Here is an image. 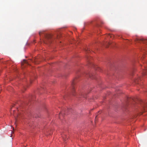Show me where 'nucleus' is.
I'll use <instances>...</instances> for the list:
<instances>
[{
  "label": "nucleus",
  "instance_id": "obj_1",
  "mask_svg": "<svg viewBox=\"0 0 147 147\" xmlns=\"http://www.w3.org/2000/svg\"><path fill=\"white\" fill-rule=\"evenodd\" d=\"M39 33L40 35L42 34H44V36L46 38H47V39H50L52 37L51 35L45 33L44 31L43 30L39 32Z\"/></svg>",
  "mask_w": 147,
  "mask_h": 147
},
{
  "label": "nucleus",
  "instance_id": "obj_2",
  "mask_svg": "<svg viewBox=\"0 0 147 147\" xmlns=\"http://www.w3.org/2000/svg\"><path fill=\"white\" fill-rule=\"evenodd\" d=\"M135 41L139 42H142L147 45V40L146 39H136V40H135Z\"/></svg>",
  "mask_w": 147,
  "mask_h": 147
},
{
  "label": "nucleus",
  "instance_id": "obj_3",
  "mask_svg": "<svg viewBox=\"0 0 147 147\" xmlns=\"http://www.w3.org/2000/svg\"><path fill=\"white\" fill-rule=\"evenodd\" d=\"M75 83V81L73 82L72 84V89L71 90V93L74 96H75V95L74 94V93L75 92V90H74V84Z\"/></svg>",
  "mask_w": 147,
  "mask_h": 147
},
{
  "label": "nucleus",
  "instance_id": "obj_4",
  "mask_svg": "<svg viewBox=\"0 0 147 147\" xmlns=\"http://www.w3.org/2000/svg\"><path fill=\"white\" fill-rule=\"evenodd\" d=\"M62 137L64 142L67 139H68V137L67 136L66 134L65 133H63L62 134Z\"/></svg>",
  "mask_w": 147,
  "mask_h": 147
},
{
  "label": "nucleus",
  "instance_id": "obj_5",
  "mask_svg": "<svg viewBox=\"0 0 147 147\" xmlns=\"http://www.w3.org/2000/svg\"><path fill=\"white\" fill-rule=\"evenodd\" d=\"M142 107L143 109L145 111H146L145 109H147V104L145 103H143L142 105Z\"/></svg>",
  "mask_w": 147,
  "mask_h": 147
},
{
  "label": "nucleus",
  "instance_id": "obj_6",
  "mask_svg": "<svg viewBox=\"0 0 147 147\" xmlns=\"http://www.w3.org/2000/svg\"><path fill=\"white\" fill-rule=\"evenodd\" d=\"M86 75L89 76V77L92 78H94V75L91 74H87Z\"/></svg>",
  "mask_w": 147,
  "mask_h": 147
},
{
  "label": "nucleus",
  "instance_id": "obj_7",
  "mask_svg": "<svg viewBox=\"0 0 147 147\" xmlns=\"http://www.w3.org/2000/svg\"><path fill=\"white\" fill-rule=\"evenodd\" d=\"M145 70L144 71V75L147 74V68H145Z\"/></svg>",
  "mask_w": 147,
  "mask_h": 147
},
{
  "label": "nucleus",
  "instance_id": "obj_8",
  "mask_svg": "<svg viewBox=\"0 0 147 147\" xmlns=\"http://www.w3.org/2000/svg\"><path fill=\"white\" fill-rule=\"evenodd\" d=\"M110 44H111V43L110 42H107V45H106V47H108L109 45H110Z\"/></svg>",
  "mask_w": 147,
  "mask_h": 147
},
{
  "label": "nucleus",
  "instance_id": "obj_9",
  "mask_svg": "<svg viewBox=\"0 0 147 147\" xmlns=\"http://www.w3.org/2000/svg\"><path fill=\"white\" fill-rule=\"evenodd\" d=\"M108 36H110V37H111V38H112V36H113V35H111V34H108Z\"/></svg>",
  "mask_w": 147,
  "mask_h": 147
},
{
  "label": "nucleus",
  "instance_id": "obj_10",
  "mask_svg": "<svg viewBox=\"0 0 147 147\" xmlns=\"http://www.w3.org/2000/svg\"><path fill=\"white\" fill-rule=\"evenodd\" d=\"M23 61H24V63H27L28 62H27V61L26 60H24Z\"/></svg>",
  "mask_w": 147,
  "mask_h": 147
},
{
  "label": "nucleus",
  "instance_id": "obj_11",
  "mask_svg": "<svg viewBox=\"0 0 147 147\" xmlns=\"http://www.w3.org/2000/svg\"><path fill=\"white\" fill-rule=\"evenodd\" d=\"M138 81V79H136L135 80V82L136 83H137V82Z\"/></svg>",
  "mask_w": 147,
  "mask_h": 147
},
{
  "label": "nucleus",
  "instance_id": "obj_12",
  "mask_svg": "<svg viewBox=\"0 0 147 147\" xmlns=\"http://www.w3.org/2000/svg\"><path fill=\"white\" fill-rule=\"evenodd\" d=\"M88 50L89 51H90V50H89L88 48H87V49H85V51H88Z\"/></svg>",
  "mask_w": 147,
  "mask_h": 147
},
{
  "label": "nucleus",
  "instance_id": "obj_13",
  "mask_svg": "<svg viewBox=\"0 0 147 147\" xmlns=\"http://www.w3.org/2000/svg\"><path fill=\"white\" fill-rule=\"evenodd\" d=\"M67 113V111H65V114H66V113Z\"/></svg>",
  "mask_w": 147,
  "mask_h": 147
},
{
  "label": "nucleus",
  "instance_id": "obj_14",
  "mask_svg": "<svg viewBox=\"0 0 147 147\" xmlns=\"http://www.w3.org/2000/svg\"><path fill=\"white\" fill-rule=\"evenodd\" d=\"M60 115H61V113H60Z\"/></svg>",
  "mask_w": 147,
  "mask_h": 147
},
{
  "label": "nucleus",
  "instance_id": "obj_15",
  "mask_svg": "<svg viewBox=\"0 0 147 147\" xmlns=\"http://www.w3.org/2000/svg\"><path fill=\"white\" fill-rule=\"evenodd\" d=\"M96 117H97V116H96V117H95V119H96Z\"/></svg>",
  "mask_w": 147,
  "mask_h": 147
},
{
  "label": "nucleus",
  "instance_id": "obj_16",
  "mask_svg": "<svg viewBox=\"0 0 147 147\" xmlns=\"http://www.w3.org/2000/svg\"><path fill=\"white\" fill-rule=\"evenodd\" d=\"M81 96H84V95H81Z\"/></svg>",
  "mask_w": 147,
  "mask_h": 147
}]
</instances>
